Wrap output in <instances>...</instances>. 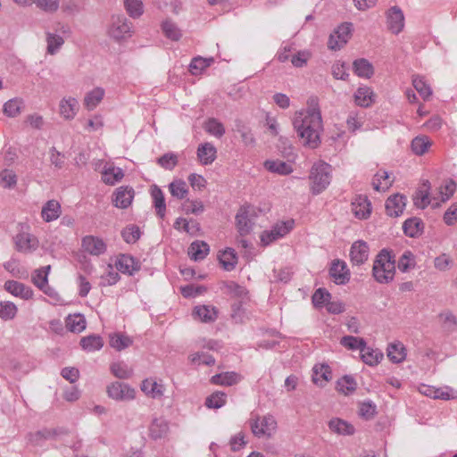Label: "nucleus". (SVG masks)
I'll return each mask as SVG.
<instances>
[{
	"label": "nucleus",
	"instance_id": "obj_25",
	"mask_svg": "<svg viewBox=\"0 0 457 457\" xmlns=\"http://www.w3.org/2000/svg\"><path fill=\"white\" fill-rule=\"evenodd\" d=\"M217 156V150L212 143L201 144L197 148V157L204 165L212 164Z\"/></svg>",
	"mask_w": 457,
	"mask_h": 457
},
{
	"label": "nucleus",
	"instance_id": "obj_34",
	"mask_svg": "<svg viewBox=\"0 0 457 457\" xmlns=\"http://www.w3.org/2000/svg\"><path fill=\"white\" fill-rule=\"evenodd\" d=\"M210 247L204 241L196 240L188 247L190 258L195 262L204 260L209 253Z\"/></svg>",
	"mask_w": 457,
	"mask_h": 457
},
{
	"label": "nucleus",
	"instance_id": "obj_15",
	"mask_svg": "<svg viewBox=\"0 0 457 457\" xmlns=\"http://www.w3.org/2000/svg\"><path fill=\"white\" fill-rule=\"evenodd\" d=\"M135 192L132 187H120L113 194L112 203L117 208L126 209L131 204Z\"/></svg>",
	"mask_w": 457,
	"mask_h": 457
},
{
	"label": "nucleus",
	"instance_id": "obj_12",
	"mask_svg": "<svg viewBox=\"0 0 457 457\" xmlns=\"http://www.w3.org/2000/svg\"><path fill=\"white\" fill-rule=\"evenodd\" d=\"M50 269L51 266L47 265L34 270V272L32 273L31 280L33 284L40 290H42L46 295L49 296H54V295H56V293L48 285V274Z\"/></svg>",
	"mask_w": 457,
	"mask_h": 457
},
{
	"label": "nucleus",
	"instance_id": "obj_19",
	"mask_svg": "<svg viewBox=\"0 0 457 457\" xmlns=\"http://www.w3.org/2000/svg\"><path fill=\"white\" fill-rule=\"evenodd\" d=\"M351 262L355 265L364 263L369 258V245L365 241L354 242L350 250Z\"/></svg>",
	"mask_w": 457,
	"mask_h": 457
},
{
	"label": "nucleus",
	"instance_id": "obj_33",
	"mask_svg": "<svg viewBox=\"0 0 457 457\" xmlns=\"http://www.w3.org/2000/svg\"><path fill=\"white\" fill-rule=\"evenodd\" d=\"M241 380V376L234 371H227L216 374L211 378V382L218 386H233Z\"/></svg>",
	"mask_w": 457,
	"mask_h": 457
},
{
	"label": "nucleus",
	"instance_id": "obj_39",
	"mask_svg": "<svg viewBox=\"0 0 457 457\" xmlns=\"http://www.w3.org/2000/svg\"><path fill=\"white\" fill-rule=\"evenodd\" d=\"M443 329L447 333H453L457 329V317L453 312L446 310L438 315Z\"/></svg>",
	"mask_w": 457,
	"mask_h": 457
},
{
	"label": "nucleus",
	"instance_id": "obj_35",
	"mask_svg": "<svg viewBox=\"0 0 457 457\" xmlns=\"http://www.w3.org/2000/svg\"><path fill=\"white\" fill-rule=\"evenodd\" d=\"M193 316L203 322H213L217 319V310L210 305L195 306Z\"/></svg>",
	"mask_w": 457,
	"mask_h": 457
},
{
	"label": "nucleus",
	"instance_id": "obj_9",
	"mask_svg": "<svg viewBox=\"0 0 457 457\" xmlns=\"http://www.w3.org/2000/svg\"><path fill=\"white\" fill-rule=\"evenodd\" d=\"M352 32L351 23H343L329 36L328 46L331 50L341 49L349 40Z\"/></svg>",
	"mask_w": 457,
	"mask_h": 457
},
{
	"label": "nucleus",
	"instance_id": "obj_44",
	"mask_svg": "<svg viewBox=\"0 0 457 457\" xmlns=\"http://www.w3.org/2000/svg\"><path fill=\"white\" fill-rule=\"evenodd\" d=\"M393 180L386 170H379L377 172L372 180L373 188L376 191H386L392 185Z\"/></svg>",
	"mask_w": 457,
	"mask_h": 457
},
{
	"label": "nucleus",
	"instance_id": "obj_10",
	"mask_svg": "<svg viewBox=\"0 0 457 457\" xmlns=\"http://www.w3.org/2000/svg\"><path fill=\"white\" fill-rule=\"evenodd\" d=\"M386 27L388 30L398 35L404 28V15L398 6H392L386 12Z\"/></svg>",
	"mask_w": 457,
	"mask_h": 457
},
{
	"label": "nucleus",
	"instance_id": "obj_17",
	"mask_svg": "<svg viewBox=\"0 0 457 457\" xmlns=\"http://www.w3.org/2000/svg\"><path fill=\"white\" fill-rule=\"evenodd\" d=\"M4 289L13 296L23 300H29L33 297V290L25 284L15 280H7L4 286Z\"/></svg>",
	"mask_w": 457,
	"mask_h": 457
},
{
	"label": "nucleus",
	"instance_id": "obj_16",
	"mask_svg": "<svg viewBox=\"0 0 457 457\" xmlns=\"http://www.w3.org/2000/svg\"><path fill=\"white\" fill-rule=\"evenodd\" d=\"M169 430V422L162 417H155L149 425L148 436L153 440L162 439L168 435Z\"/></svg>",
	"mask_w": 457,
	"mask_h": 457
},
{
	"label": "nucleus",
	"instance_id": "obj_43",
	"mask_svg": "<svg viewBox=\"0 0 457 457\" xmlns=\"http://www.w3.org/2000/svg\"><path fill=\"white\" fill-rule=\"evenodd\" d=\"M393 180L386 170H379L377 172L372 180L373 188L376 191H386L392 185Z\"/></svg>",
	"mask_w": 457,
	"mask_h": 457
},
{
	"label": "nucleus",
	"instance_id": "obj_7",
	"mask_svg": "<svg viewBox=\"0 0 457 457\" xmlns=\"http://www.w3.org/2000/svg\"><path fill=\"white\" fill-rule=\"evenodd\" d=\"M295 221L293 220L277 222L270 230L262 232L261 236L262 243L268 245L270 243L285 237L293 229Z\"/></svg>",
	"mask_w": 457,
	"mask_h": 457
},
{
	"label": "nucleus",
	"instance_id": "obj_58",
	"mask_svg": "<svg viewBox=\"0 0 457 457\" xmlns=\"http://www.w3.org/2000/svg\"><path fill=\"white\" fill-rule=\"evenodd\" d=\"M227 395L221 391H216L208 396L205 400V405L208 408L219 409L225 405Z\"/></svg>",
	"mask_w": 457,
	"mask_h": 457
},
{
	"label": "nucleus",
	"instance_id": "obj_38",
	"mask_svg": "<svg viewBox=\"0 0 457 457\" xmlns=\"http://www.w3.org/2000/svg\"><path fill=\"white\" fill-rule=\"evenodd\" d=\"M109 337L110 346L119 352L129 347L133 344L132 338L122 333H113Z\"/></svg>",
	"mask_w": 457,
	"mask_h": 457
},
{
	"label": "nucleus",
	"instance_id": "obj_24",
	"mask_svg": "<svg viewBox=\"0 0 457 457\" xmlns=\"http://www.w3.org/2000/svg\"><path fill=\"white\" fill-rule=\"evenodd\" d=\"M104 95L105 91L101 87H96L86 93L83 99V104L85 108L88 111H93L96 109L104 99Z\"/></svg>",
	"mask_w": 457,
	"mask_h": 457
},
{
	"label": "nucleus",
	"instance_id": "obj_28",
	"mask_svg": "<svg viewBox=\"0 0 457 457\" xmlns=\"http://www.w3.org/2000/svg\"><path fill=\"white\" fill-rule=\"evenodd\" d=\"M328 428L333 433L340 436H352L355 432V428L351 423L339 418L331 419Z\"/></svg>",
	"mask_w": 457,
	"mask_h": 457
},
{
	"label": "nucleus",
	"instance_id": "obj_8",
	"mask_svg": "<svg viewBox=\"0 0 457 457\" xmlns=\"http://www.w3.org/2000/svg\"><path fill=\"white\" fill-rule=\"evenodd\" d=\"M107 395L115 401H130L136 396V391L128 384L112 382L107 386Z\"/></svg>",
	"mask_w": 457,
	"mask_h": 457
},
{
	"label": "nucleus",
	"instance_id": "obj_63",
	"mask_svg": "<svg viewBox=\"0 0 457 457\" xmlns=\"http://www.w3.org/2000/svg\"><path fill=\"white\" fill-rule=\"evenodd\" d=\"M162 31L167 37L171 40H179L181 37V32L177 25L171 21H165L162 25Z\"/></svg>",
	"mask_w": 457,
	"mask_h": 457
},
{
	"label": "nucleus",
	"instance_id": "obj_50",
	"mask_svg": "<svg viewBox=\"0 0 457 457\" xmlns=\"http://www.w3.org/2000/svg\"><path fill=\"white\" fill-rule=\"evenodd\" d=\"M18 312V308L15 303L11 301L0 302V319L3 320H13Z\"/></svg>",
	"mask_w": 457,
	"mask_h": 457
},
{
	"label": "nucleus",
	"instance_id": "obj_32",
	"mask_svg": "<svg viewBox=\"0 0 457 457\" xmlns=\"http://www.w3.org/2000/svg\"><path fill=\"white\" fill-rule=\"evenodd\" d=\"M61 214V205L55 200L47 201L41 211V217L46 222H51L59 218Z\"/></svg>",
	"mask_w": 457,
	"mask_h": 457
},
{
	"label": "nucleus",
	"instance_id": "obj_30",
	"mask_svg": "<svg viewBox=\"0 0 457 457\" xmlns=\"http://www.w3.org/2000/svg\"><path fill=\"white\" fill-rule=\"evenodd\" d=\"M150 193L157 215L161 219L164 218L166 212V204L162 189L158 186L154 185L150 188Z\"/></svg>",
	"mask_w": 457,
	"mask_h": 457
},
{
	"label": "nucleus",
	"instance_id": "obj_5",
	"mask_svg": "<svg viewBox=\"0 0 457 457\" xmlns=\"http://www.w3.org/2000/svg\"><path fill=\"white\" fill-rule=\"evenodd\" d=\"M250 427L253 434L257 437H270L277 429V420L270 415H253L250 420Z\"/></svg>",
	"mask_w": 457,
	"mask_h": 457
},
{
	"label": "nucleus",
	"instance_id": "obj_54",
	"mask_svg": "<svg viewBox=\"0 0 457 457\" xmlns=\"http://www.w3.org/2000/svg\"><path fill=\"white\" fill-rule=\"evenodd\" d=\"M404 347L401 343L391 344L387 348V357L395 363H399L405 359Z\"/></svg>",
	"mask_w": 457,
	"mask_h": 457
},
{
	"label": "nucleus",
	"instance_id": "obj_46",
	"mask_svg": "<svg viewBox=\"0 0 457 457\" xmlns=\"http://www.w3.org/2000/svg\"><path fill=\"white\" fill-rule=\"evenodd\" d=\"M24 107V102L21 98L15 97L8 100L4 104V113L8 117H16L18 116L22 108Z\"/></svg>",
	"mask_w": 457,
	"mask_h": 457
},
{
	"label": "nucleus",
	"instance_id": "obj_51",
	"mask_svg": "<svg viewBox=\"0 0 457 457\" xmlns=\"http://www.w3.org/2000/svg\"><path fill=\"white\" fill-rule=\"evenodd\" d=\"M220 262L226 270H232L235 269L237 264V255L235 251L231 248H228L223 251L219 256Z\"/></svg>",
	"mask_w": 457,
	"mask_h": 457
},
{
	"label": "nucleus",
	"instance_id": "obj_62",
	"mask_svg": "<svg viewBox=\"0 0 457 457\" xmlns=\"http://www.w3.org/2000/svg\"><path fill=\"white\" fill-rule=\"evenodd\" d=\"M212 62V58L206 59L200 56L195 57L189 65V71L194 75L199 74L205 68L209 67Z\"/></svg>",
	"mask_w": 457,
	"mask_h": 457
},
{
	"label": "nucleus",
	"instance_id": "obj_45",
	"mask_svg": "<svg viewBox=\"0 0 457 457\" xmlns=\"http://www.w3.org/2000/svg\"><path fill=\"white\" fill-rule=\"evenodd\" d=\"M124 8L132 19H138L144 13V4L142 0H123Z\"/></svg>",
	"mask_w": 457,
	"mask_h": 457
},
{
	"label": "nucleus",
	"instance_id": "obj_64",
	"mask_svg": "<svg viewBox=\"0 0 457 457\" xmlns=\"http://www.w3.org/2000/svg\"><path fill=\"white\" fill-rule=\"evenodd\" d=\"M457 398V390L445 386L442 387H436L434 399H441L445 401L453 400Z\"/></svg>",
	"mask_w": 457,
	"mask_h": 457
},
{
	"label": "nucleus",
	"instance_id": "obj_48",
	"mask_svg": "<svg viewBox=\"0 0 457 457\" xmlns=\"http://www.w3.org/2000/svg\"><path fill=\"white\" fill-rule=\"evenodd\" d=\"M66 328L71 332L79 333L86 328V320L81 314L69 315L66 319Z\"/></svg>",
	"mask_w": 457,
	"mask_h": 457
},
{
	"label": "nucleus",
	"instance_id": "obj_6",
	"mask_svg": "<svg viewBox=\"0 0 457 457\" xmlns=\"http://www.w3.org/2000/svg\"><path fill=\"white\" fill-rule=\"evenodd\" d=\"M257 216L256 208L253 205H243L236 215L237 228L241 236L251 232Z\"/></svg>",
	"mask_w": 457,
	"mask_h": 457
},
{
	"label": "nucleus",
	"instance_id": "obj_37",
	"mask_svg": "<svg viewBox=\"0 0 457 457\" xmlns=\"http://www.w3.org/2000/svg\"><path fill=\"white\" fill-rule=\"evenodd\" d=\"M124 177L122 169L112 165L105 166L102 174L103 181L107 185H114Z\"/></svg>",
	"mask_w": 457,
	"mask_h": 457
},
{
	"label": "nucleus",
	"instance_id": "obj_42",
	"mask_svg": "<svg viewBox=\"0 0 457 457\" xmlns=\"http://www.w3.org/2000/svg\"><path fill=\"white\" fill-rule=\"evenodd\" d=\"M361 358L363 362L370 366H375L383 359V353L378 350H374L365 344L363 351H361Z\"/></svg>",
	"mask_w": 457,
	"mask_h": 457
},
{
	"label": "nucleus",
	"instance_id": "obj_57",
	"mask_svg": "<svg viewBox=\"0 0 457 457\" xmlns=\"http://www.w3.org/2000/svg\"><path fill=\"white\" fill-rule=\"evenodd\" d=\"M340 344L349 350L363 351L365 347V340L361 337H355L353 336H345L341 338Z\"/></svg>",
	"mask_w": 457,
	"mask_h": 457
},
{
	"label": "nucleus",
	"instance_id": "obj_59",
	"mask_svg": "<svg viewBox=\"0 0 457 457\" xmlns=\"http://www.w3.org/2000/svg\"><path fill=\"white\" fill-rule=\"evenodd\" d=\"M412 85L424 100L428 99L432 95L430 87L426 83L422 77L413 76Z\"/></svg>",
	"mask_w": 457,
	"mask_h": 457
},
{
	"label": "nucleus",
	"instance_id": "obj_1",
	"mask_svg": "<svg viewBox=\"0 0 457 457\" xmlns=\"http://www.w3.org/2000/svg\"><path fill=\"white\" fill-rule=\"evenodd\" d=\"M292 122L303 145L312 149L320 145L323 125L316 99L309 102V107L306 110L295 112Z\"/></svg>",
	"mask_w": 457,
	"mask_h": 457
},
{
	"label": "nucleus",
	"instance_id": "obj_40",
	"mask_svg": "<svg viewBox=\"0 0 457 457\" xmlns=\"http://www.w3.org/2000/svg\"><path fill=\"white\" fill-rule=\"evenodd\" d=\"M331 379V371L328 365H316L313 367L312 381L314 384L324 386Z\"/></svg>",
	"mask_w": 457,
	"mask_h": 457
},
{
	"label": "nucleus",
	"instance_id": "obj_23",
	"mask_svg": "<svg viewBox=\"0 0 457 457\" xmlns=\"http://www.w3.org/2000/svg\"><path fill=\"white\" fill-rule=\"evenodd\" d=\"M429 188L430 184L428 181H426L422 184L421 187L416 192L414 195L413 202L414 204L420 209L426 208L428 204H433L434 206H438V202H432V199L429 197Z\"/></svg>",
	"mask_w": 457,
	"mask_h": 457
},
{
	"label": "nucleus",
	"instance_id": "obj_14",
	"mask_svg": "<svg viewBox=\"0 0 457 457\" xmlns=\"http://www.w3.org/2000/svg\"><path fill=\"white\" fill-rule=\"evenodd\" d=\"M329 274L334 282L337 285H345L350 279V271L344 261H333L329 269Z\"/></svg>",
	"mask_w": 457,
	"mask_h": 457
},
{
	"label": "nucleus",
	"instance_id": "obj_13",
	"mask_svg": "<svg viewBox=\"0 0 457 457\" xmlns=\"http://www.w3.org/2000/svg\"><path fill=\"white\" fill-rule=\"evenodd\" d=\"M81 247L84 252L94 256L104 254L107 249L105 242L95 236L84 237L81 241Z\"/></svg>",
	"mask_w": 457,
	"mask_h": 457
},
{
	"label": "nucleus",
	"instance_id": "obj_53",
	"mask_svg": "<svg viewBox=\"0 0 457 457\" xmlns=\"http://www.w3.org/2000/svg\"><path fill=\"white\" fill-rule=\"evenodd\" d=\"M169 190L173 197L183 199L188 193L187 183L181 179L172 181L169 185Z\"/></svg>",
	"mask_w": 457,
	"mask_h": 457
},
{
	"label": "nucleus",
	"instance_id": "obj_2",
	"mask_svg": "<svg viewBox=\"0 0 457 457\" xmlns=\"http://www.w3.org/2000/svg\"><path fill=\"white\" fill-rule=\"evenodd\" d=\"M372 274L375 280L380 284H388L395 275V255L386 249L381 250L373 263Z\"/></svg>",
	"mask_w": 457,
	"mask_h": 457
},
{
	"label": "nucleus",
	"instance_id": "obj_26",
	"mask_svg": "<svg viewBox=\"0 0 457 457\" xmlns=\"http://www.w3.org/2000/svg\"><path fill=\"white\" fill-rule=\"evenodd\" d=\"M352 212L358 219H367L371 212L370 203L367 197L358 196L352 203Z\"/></svg>",
	"mask_w": 457,
	"mask_h": 457
},
{
	"label": "nucleus",
	"instance_id": "obj_21",
	"mask_svg": "<svg viewBox=\"0 0 457 457\" xmlns=\"http://www.w3.org/2000/svg\"><path fill=\"white\" fill-rule=\"evenodd\" d=\"M116 270L121 273L132 275L140 269L139 263L129 254H120L115 262Z\"/></svg>",
	"mask_w": 457,
	"mask_h": 457
},
{
	"label": "nucleus",
	"instance_id": "obj_36",
	"mask_svg": "<svg viewBox=\"0 0 457 457\" xmlns=\"http://www.w3.org/2000/svg\"><path fill=\"white\" fill-rule=\"evenodd\" d=\"M264 167L267 170L279 175H288L293 172L291 164L280 160H267Z\"/></svg>",
	"mask_w": 457,
	"mask_h": 457
},
{
	"label": "nucleus",
	"instance_id": "obj_20",
	"mask_svg": "<svg viewBox=\"0 0 457 457\" xmlns=\"http://www.w3.org/2000/svg\"><path fill=\"white\" fill-rule=\"evenodd\" d=\"M406 197L400 194H395L386 201V211L391 217L400 216L405 208Z\"/></svg>",
	"mask_w": 457,
	"mask_h": 457
},
{
	"label": "nucleus",
	"instance_id": "obj_4",
	"mask_svg": "<svg viewBox=\"0 0 457 457\" xmlns=\"http://www.w3.org/2000/svg\"><path fill=\"white\" fill-rule=\"evenodd\" d=\"M106 33L116 42L129 38L133 34V24L123 14L112 15L107 26Z\"/></svg>",
	"mask_w": 457,
	"mask_h": 457
},
{
	"label": "nucleus",
	"instance_id": "obj_60",
	"mask_svg": "<svg viewBox=\"0 0 457 457\" xmlns=\"http://www.w3.org/2000/svg\"><path fill=\"white\" fill-rule=\"evenodd\" d=\"M416 265L414 254L411 251H405L398 260V269L406 272Z\"/></svg>",
	"mask_w": 457,
	"mask_h": 457
},
{
	"label": "nucleus",
	"instance_id": "obj_47",
	"mask_svg": "<svg viewBox=\"0 0 457 457\" xmlns=\"http://www.w3.org/2000/svg\"><path fill=\"white\" fill-rule=\"evenodd\" d=\"M80 345L85 351L95 352L103 347L104 341L100 336L91 335L81 338Z\"/></svg>",
	"mask_w": 457,
	"mask_h": 457
},
{
	"label": "nucleus",
	"instance_id": "obj_11",
	"mask_svg": "<svg viewBox=\"0 0 457 457\" xmlns=\"http://www.w3.org/2000/svg\"><path fill=\"white\" fill-rule=\"evenodd\" d=\"M15 248L18 252L30 253L38 247V239L28 232H20L13 237Z\"/></svg>",
	"mask_w": 457,
	"mask_h": 457
},
{
	"label": "nucleus",
	"instance_id": "obj_18",
	"mask_svg": "<svg viewBox=\"0 0 457 457\" xmlns=\"http://www.w3.org/2000/svg\"><path fill=\"white\" fill-rule=\"evenodd\" d=\"M79 109V102L76 98L69 96L63 97L59 104L60 115L67 120H71L75 118Z\"/></svg>",
	"mask_w": 457,
	"mask_h": 457
},
{
	"label": "nucleus",
	"instance_id": "obj_55",
	"mask_svg": "<svg viewBox=\"0 0 457 457\" xmlns=\"http://www.w3.org/2000/svg\"><path fill=\"white\" fill-rule=\"evenodd\" d=\"M46 42L47 54L54 55L60 50L62 46L64 44V39L59 35L48 32L46 34Z\"/></svg>",
	"mask_w": 457,
	"mask_h": 457
},
{
	"label": "nucleus",
	"instance_id": "obj_22",
	"mask_svg": "<svg viewBox=\"0 0 457 457\" xmlns=\"http://www.w3.org/2000/svg\"><path fill=\"white\" fill-rule=\"evenodd\" d=\"M221 289L224 294L238 299L241 303H245L249 299L246 288L234 281L224 282Z\"/></svg>",
	"mask_w": 457,
	"mask_h": 457
},
{
	"label": "nucleus",
	"instance_id": "obj_31",
	"mask_svg": "<svg viewBox=\"0 0 457 457\" xmlns=\"http://www.w3.org/2000/svg\"><path fill=\"white\" fill-rule=\"evenodd\" d=\"M375 94L371 87L363 86L358 87L354 93V101L357 105L369 107L374 102Z\"/></svg>",
	"mask_w": 457,
	"mask_h": 457
},
{
	"label": "nucleus",
	"instance_id": "obj_29",
	"mask_svg": "<svg viewBox=\"0 0 457 457\" xmlns=\"http://www.w3.org/2000/svg\"><path fill=\"white\" fill-rule=\"evenodd\" d=\"M141 390L151 398H161L164 393V386L154 378H145L141 384Z\"/></svg>",
	"mask_w": 457,
	"mask_h": 457
},
{
	"label": "nucleus",
	"instance_id": "obj_27",
	"mask_svg": "<svg viewBox=\"0 0 457 457\" xmlns=\"http://www.w3.org/2000/svg\"><path fill=\"white\" fill-rule=\"evenodd\" d=\"M353 70L359 78L370 79L374 75L372 63L365 58L354 60L353 62Z\"/></svg>",
	"mask_w": 457,
	"mask_h": 457
},
{
	"label": "nucleus",
	"instance_id": "obj_41",
	"mask_svg": "<svg viewBox=\"0 0 457 457\" xmlns=\"http://www.w3.org/2000/svg\"><path fill=\"white\" fill-rule=\"evenodd\" d=\"M403 229L405 235L411 237H416L423 230V222L419 218H411L403 222Z\"/></svg>",
	"mask_w": 457,
	"mask_h": 457
},
{
	"label": "nucleus",
	"instance_id": "obj_56",
	"mask_svg": "<svg viewBox=\"0 0 457 457\" xmlns=\"http://www.w3.org/2000/svg\"><path fill=\"white\" fill-rule=\"evenodd\" d=\"M204 128L206 132L216 137H221L225 134L223 124L214 118L208 119Z\"/></svg>",
	"mask_w": 457,
	"mask_h": 457
},
{
	"label": "nucleus",
	"instance_id": "obj_49",
	"mask_svg": "<svg viewBox=\"0 0 457 457\" xmlns=\"http://www.w3.org/2000/svg\"><path fill=\"white\" fill-rule=\"evenodd\" d=\"M431 145V141L427 136H419L412 139L411 147L417 155L424 154Z\"/></svg>",
	"mask_w": 457,
	"mask_h": 457
},
{
	"label": "nucleus",
	"instance_id": "obj_3",
	"mask_svg": "<svg viewBox=\"0 0 457 457\" xmlns=\"http://www.w3.org/2000/svg\"><path fill=\"white\" fill-rule=\"evenodd\" d=\"M332 167L323 162H315L310 171V190L312 195H320L329 186L332 179Z\"/></svg>",
	"mask_w": 457,
	"mask_h": 457
},
{
	"label": "nucleus",
	"instance_id": "obj_52",
	"mask_svg": "<svg viewBox=\"0 0 457 457\" xmlns=\"http://www.w3.org/2000/svg\"><path fill=\"white\" fill-rule=\"evenodd\" d=\"M110 370L113 376L120 379H127L131 377L133 370L125 362L117 361L110 366Z\"/></svg>",
	"mask_w": 457,
	"mask_h": 457
},
{
	"label": "nucleus",
	"instance_id": "obj_61",
	"mask_svg": "<svg viewBox=\"0 0 457 457\" xmlns=\"http://www.w3.org/2000/svg\"><path fill=\"white\" fill-rule=\"evenodd\" d=\"M357 383L351 376H344L337 381V389L339 392L349 395L355 391Z\"/></svg>",
	"mask_w": 457,
	"mask_h": 457
}]
</instances>
